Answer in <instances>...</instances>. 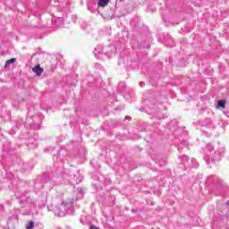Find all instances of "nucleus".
Returning <instances> with one entry per match:
<instances>
[{
  "mask_svg": "<svg viewBox=\"0 0 229 229\" xmlns=\"http://www.w3.org/2000/svg\"><path fill=\"white\" fill-rule=\"evenodd\" d=\"M45 178H48V182L52 185H67L68 183H72V174H71V170L63 165H59L51 174H43L42 180H45Z\"/></svg>",
  "mask_w": 229,
  "mask_h": 229,
  "instance_id": "nucleus-1",
  "label": "nucleus"
},
{
  "mask_svg": "<svg viewBox=\"0 0 229 229\" xmlns=\"http://www.w3.org/2000/svg\"><path fill=\"white\" fill-rule=\"evenodd\" d=\"M9 189L13 191L18 199H20V203L21 205V208H24L27 205H31L33 203V199L31 197H28L26 192L21 190V184L13 180L11 182V185H9Z\"/></svg>",
  "mask_w": 229,
  "mask_h": 229,
  "instance_id": "nucleus-2",
  "label": "nucleus"
},
{
  "mask_svg": "<svg viewBox=\"0 0 229 229\" xmlns=\"http://www.w3.org/2000/svg\"><path fill=\"white\" fill-rule=\"evenodd\" d=\"M225 148L221 147L216 151L209 156V159H207V164H217L221 162V158L225 157Z\"/></svg>",
  "mask_w": 229,
  "mask_h": 229,
  "instance_id": "nucleus-3",
  "label": "nucleus"
},
{
  "mask_svg": "<svg viewBox=\"0 0 229 229\" xmlns=\"http://www.w3.org/2000/svg\"><path fill=\"white\" fill-rule=\"evenodd\" d=\"M208 185H213L216 191L223 189V181L217 175H209L207 179Z\"/></svg>",
  "mask_w": 229,
  "mask_h": 229,
  "instance_id": "nucleus-4",
  "label": "nucleus"
},
{
  "mask_svg": "<svg viewBox=\"0 0 229 229\" xmlns=\"http://www.w3.org/2000/svg\"><path fill=\"white\" fill-rule=\"evenodd\" d=\"M13 160L14 164L20 165L22 171L28 172L33 169V166L30 165V163L23 162L22 159L19 157H15L14 158H13Z\"/></svg>",
  "mask_w": 229,
  "mask_h": 229,
  "instance_id": "nucleus-5",
  "label": "nucleus"
},
{
  "mask_svg": "<svg viewBox=\"0 0 229 229\" xmlns=\"http://www.w3.org/2000/svg\"><path fill=\"white\" fill-rule=\"evenodd\" d=\"M63 206L64 207L66 215L72 216V214H74V199H71L70 201L63 202Z\"/></svg>",
  "mask_w": 229,
  "mask_h": 229,
  "instance_id": "nucleus-6",
  "label": "nucleus"
},
{
  "mask_svg": "<svg viewBox=\"0 0 229 229\" xmlns=\"http://www.w3.org/2000/svg\"><path fill=\"white\" fill-rule=\"evenodd\" d=\"M42 178H44V175H42L41 177H38L34 182V187L38 191H40L41 189H44V183L49 182L48 178H45V179H42Z\"/></svg>",
  "mask_w": 229,
  "mask_h": 229,
  "instance_id": "nucleus-7",
  "label": "nucleus"
},
{
  "mask_svg": "<svg viewBox=\"0 0 229 229\" xmlns=\"http://www.w3.org/2000/svg\"><path fill=\"white\" fill-rule=\"evenodd\" d=\"M150 44H151V37L141 36V39L140 41V47H143L144 49H149Z\"/></svg>",
  "mask_w": 229,
  "mask_h": 229,
  "instance_id": "nucleus-8",
  "label": "nucleus"
},
{
  "mask_svg": "<svg viewBox=\"0 0 229 229\" xmlns=\"http://www.w3.org/2000/svg\"><path fill=\"white\" fill-rule=\"evenodd\" d=\"M163 40L168 47H174L176 44L174 43V39L171 37V35L165 33L163 34Z\"/></svg>",
  "mask_w": 229,
  "mask_h": 229,
  "instance_id": "nucleus-9",
  "label": "nucleus"
},
{
  "mask_svg": "<svg viewBox=\"0 0 229 229\" xmlns=\"http://www.w3.org/2000/svg\"><path fill=\"white\" fill-rule=\"evenodd\" d=\"M14 124L15 128H13L10 131H8V133H10V135H15V133H17V130H19V128H21V126L24 124V122L22 121V119L18 118L14 121Z\"/></svg>",
  "mask_w": 229,
  "mask_h": 229,
  "instance_id": "nucleus-10",
  "label": "nucleus"
},
{
  "mask_svg": "<svg viewBox=\"0 0 229 229\" xmlns=\"http://www.w3.org/2000/svg\"><path fill=\"white\" fill-rule=\"evenodd\" d=\"M67 157V150L65 148H60L57 151V155L54 154V160L55 158L57 160V162H61V160H64Z\"/></svg>",
  "mask_w": 229,
  "mask_h": 229,
  "instance_id": "nucleus-11",
  "label": "nucleus"
},
{
  "mask_svg": "<svg viewBox=\"0 0 229 229\" xmlns=\"http://www.w3.org/2000/svg\"><path fill=\"white\" fill-rule=\"evenodd\" d=\"M54 214L55 216H57V217H64V216H67L64 203H62L59 208H55L54 209Z\"/></svg>",
  "mask_w": 229,
  "mask_h": 229,
  "instance_id": "nucleus-12",
  "label": "nucleus"
},
{
  "mask_svg": "<svg viewBox=\"0 0 229 229\" xmlns=\"http://www.w3.org/2000/svg\"><path fill=\"white\" fill-rule=\"evenodd\" d=\"M93 53H94L96 58H99V56H101V55H108V52L106 50H105V48H103V46H101V45L97 46L95 47Z\"/></svg>",
  "mask_w": 229,
  "mask_h": 229,
  "instance_id": "nucleus-13",
  "label": "nucleus"
},
{
  "mask_svg": "<svg viewBox=\"0 0 229 229\" xmlns=\"http://www.w3.org/2000/svg\"><path fill=\"white\" fill-rule=\"evenodd\" d=\"M37 117V108L35 106H28L27 119H35Z\"/></svg>",
  "mask_w": 229,
  "mask_h": 229,
  "instance_id": "nucleus-14",
  "label": "nucleus"
},
{
  "mask_svg": "<svg viewBox=\"0 0 229 229\" xmlns=\"http://www.w3.org/2000/svg\"><path fill=\"white\" fill-rule=\"evenodd\" d=\"M195 124H199V126H211L212 119L206 118L205 120H199Z\"/></svg>",
  "mask_w": 229,
  "mask_h": 229,
  "instance_id": "nucleus-15",
  "label": "nucleus"
},
{
  "mask_svg": "<svg viewBox=\"0 0 229 229\" xmlns=\"http://www.w3.org/2000/svg\"><path fill=\"white\" fill-rule=\"evenodd\" d=\"M32 71L37 76H40L44 72V68L40 67V64H38L32 68Z\"/></svg>",
  "mask_w": 229,
  "mask_h": 229,
  "instance_id": "nucleus-16",
  "label": "nucleus"
},
{
  "mask_svg": "<svg viewBox=\"0 0 229 229\" xmlns=\"http://www.w3.org/2000/svg\"><path fill=\"white\" fill-rule=\"evenodd\" d=\"M216 108H221L222 110H225L226 108V100L220 99L216 103Z\"/></svg>",
  "mask_w": 229,
  "mask_h": 229,
  "instance_id": "nucleus-17",
  "label": "nucleus"
},
{
  "mask_svg": "<svg viewBox=\"0 0 229 229\" xmlns=\"http://www.w3.org/2000/svg\"><path fill=\"white\" fill-rule=\"evenodd\" d=\"M54 26H56V28H61V26H64V18L60 17L54 21Z\"/></svg>",
  "mask_w": 229,
  "mask_h": 229,
  "instance_id": "nucleus-18",
  "label": "nucleus"
},
{
  "mask_svg": "<svg viewBox=\"0 0 229 229\" xmlns=\"http://www.w3.org/2000/svg\"><path fill=\"white\" fill-rule=\"evenodd\" d=\"M92 6H96V0H89L88 2V10H90L91 13H94L96 9H92Z\"/></svg>",
  "mask_w": 229,
  "mask_h": 229,
  "instance_id": "nucleus-19",
  "label": "nucleus"
},
{
  "mask_svg": "<svg viewBox=\"0 0 229 229\" xmlns=\"http://www.w3.org/2000/svg\"><path fill=\"white\" fill-rule=\"evenodd\" d=\"M46 203H47V199H46V198H40V199H38V208H44V207H46Z\"/></svg>",
  "mask_w": 229,
  "mask_h": 229,
  "instance_id": "nucleus-20",
  "label": "nucleus"
},
{
  "mask_svg": "<svg viewBox=\"0 0 229 229\" xmlns=\"http://www.w3.org/2000/svg\"><path fill=\"white\" fill-rule=\"evenodd\" d=\"M110 3V0H98V6L99 8H105Z\"/></svg>",
  "mask_w": 229,
  "mask_h": 229,
  "instance_id": "nucleus-21",
  "label": "nucleus"
},
{
  "mask_svg": "<svg viewBox=\"0 0 229 229\" xmlns=\"http://www.w3.org/2000/svg\"><path fill=\"white\" fill-rule=\"evenodd\" d=\"M17 62V58H11L5 62L4 69H8L12 64H15Z\"/></svg>",
  "mask_w": 229,
  "mask_h": 229,
  "instance_id": "nucleus-22",
  "label": "nucleus"
},
{
  "mask_svg": "<svg viewBox=\"0 0 229 229\" xmlns=\"http://www.w3.org/2000/svg\"><path fill=\"white\" fill-rule=\"evenodd\" d=\"M22 101V98H20L19 96H16L13 98V106H19V103Z\"/></svg>",
  "mask_w": 229,
  "mask_h": 229,
  "instance_id": "nucleus-23",
  "label": "nucleus"
},
{
  "mask_svg": "<svg viewBox=\"0 0 229 229\" xmlns=\"http://www.w3.org/2000/svg\"><path fill=\"white\" fill-rule=\"evenodd\" d=\"M6 171V174H5V176L8 180H13L14 178V175H13V173H12V171L10 170H5Z\"/></svg>",
  "mask_w": 229,
  "mask_h": 229,
  "instance_id": "nucleus-24",
  "label": "nucleus"
},
{
  "mask_svg": "<svg viewBox=\"0 0 229 229\" xmlns=\"http://www.w3.org/2000/svg\"><path fill=\"white\" fill-rule=\"evenodd\" d=\"M126 89V84H124V82H120L118 85V89L117 91L118 92H123V90Z\"/></svg>",
  "mask_w": 229,
  "mask_h": 229,
  "instance_id": "nucleus-25",
  "label": "nucleus"
},
{
  "mask_svg": "<svg viewBox=\"0 0 229 229\" xmlns=\"http://www.w3.org/2000/svg\"><path fill=\"white\" fill-rule=\"evenodd\" d=\"M35 228V222L30 221L28 224H26V229H33Z\"/></svg>",
  "mask_w": 229,
  "mask_h": 229,
  "instance_id": "nucleus-26",
  "label": "nucleus"
},
{
  "mask_svg": "<svg viewBox=\"0 0 229 229\" xmlns=\"http://www.w3.org/2000/svg\"><path fill=\"white\" fill-rule=\"evenodd\" d=\"M179 158H180L181 162H182V163L189 162V160H190V157H187L186 155H182V156L179 157Z\"/></svg>",
  "mask_w": 229,
  "mask_h": 229,
  "instance_id": "nucleus-27",
  "label": "nucleus"
},
{
  "mask_svg": "<svg viewBox=\"0 0 229 229\" xmlns=\"http://www.w3.org/2000/svg\"><path fill=\"white\" fill-rule=\"evenodd\" d=\"M92 180H95V182H99V174L93 173L91 175Z\"/></svg>",
  "mask_w": 229,
  "mask_h": 229,
  "instance_id": "nucleus-28",
  "label": "nucleus"
},
{
  "mask_svg": "<svg viewBox=\"0 0 229 229\" xmlns=\"http://www.w3.org/2000/svg\"><path fill=\"white\" fill-rule=\"evenodd\" d=\"M206 149L209 151V153H212V151H214V146H212V144L210 143H208L206 146Z\"/></svg>",
  "mask_w": 229,
  "mask_h": 229,
  "instance_id": "nucleus-29",
  "label": "nucleus"
},
{
  "mask_svg": "<svg viewBox=\"0 0 229 229\" xmlns=\"http://www.w3.org/2000/svg\"><path fill=\"white\" fill-rule=\"evenodd\" d=\"M21 139L29 140L30 139V131L22 132L21 133Z\"/></svg>",
  "mask_w": 229,
  "mask_h": 229,
  "instance_id": "nucleus-30",
  "label": "nucleus"
},
{
  "mask_svg": "<svg viewBox=\"0 0 229 229\" xmlns=\"http://www.w3.org/2000/svg\"><path fill=\"white\" fill-rule=\"evenodd\" d=\"M112 183V181L108 178H104V185H110Z\"/></svg>",
  "mask_w": 229,
  "mask_h": 229,
  "instance_id": "nucleus-31",
  "label": "nucleus"
},
{
  "mask_svg": "<svg viewBox=\"0 0 229 229\" xmlns=\"http://www.w3.org/2000/svg\"><path fill=\"white\" fill-rule=\"evenodd\" d=\"M181 146H182L183 148H187V146H189V141L187 140H182L181 142Z\"/></svg>",
  "mask_w": 229,
  "mask_h": 229,
  "instance_id": "nucleus-32",
  "label": "nucleus"
},
{
  "mask_svg": "<svg viewBox=\"0 0 229 229\" xmlns=\"http://www.w3.org/2000/svg\"><path fill=\"white\" fill-rule=\"evenodd\" d=\"M83 190L81 188L78 189V195L81 196V197H83Z\"/></svg>",
  "mask_w": 229,
  "mask_h": 229,
  "instance_id": "nucleus-33",
  "label": "nucleus"
},
{
  "mask_svg": "<svg viewBox=\"0 0 229 229\" xmlns=\"http://www.w3.org/2000/svg\"><path fill=\"white\" fill-rule=\"evenodd\" d=\"M47 153H51V151H55V148L50 147L46 149Z\"/></svg>",
  "mask_w": 229,
  "mask_h": 229,
  "instance_id": "nucleus-34",
  "label": "nucleus"
},
{
  "mask_svg": "<svg viewBox=\"0 0 229 229\" xmlns=\"http://www.w3.org/2000/svg\"><path fill=\"white\" fill-rule=\"evenodd\" d=\"M89 229H99V227L92 225L89 226Z\"/></svg>",
  "mask_w": 229,
  "mask_h": 229,
  "instance_id": "nucleus-35",
  "label": "nucleus"
},
{
  "mask_svg": "<svg viewBox=\"0 0 229 229\" xmlns=\"http://www.w3.org/2000/svg\"><path fill=\"white\" fill-rule=\"evenodd\" d=\"M144 85H146V83L144 81L140 82V87H144Z\"/></svg>",
  "mask_w": 229,
  "mask_h": 229,
  "instance_id": "nucleus-36",
  "label": "nucleus"
},
{
  "mask_svg": "<svg viewBox=\"0 0 229 229\" xmlns=\"http://www.w3.org/2000/svg\"><path fill=\"white\" fill-rule=\"evenodd\" d=\"M125 119H127V121H131V116H126Z\"/></svg>",
  "mask_w": 229,
  "mask_h": 229,
  "instance_id": "nucleus-37",
  "label": "nucleus"
},
{
  "mask_svg": "<svg viewBox=\"0 0 229 229\" xmlns=\"http://www.w3.org/2000/svg\"><path fill=\"white\" fill-rule=\"evenodd\" d=\"M67 83H68V85H74V81L69 82V81H67Z\"/></svg>",
  "mask_w": 229,
  "mask_h": 229,
  "instance_id": "nucleus-38",
  "label": "nucleus"
},
{
  "mask_svg": "<svg viewBox=\"0 0 229 229\" xmlns=\"http://www.w3.org/2000/svg\"><path fill=\"white\" fill-rule=\"evenodd\" d=\"M177 149H178V151H182V146H179Z\"/></svg>",
  "mask_w": 229,
  "mask_h": 229,
  "instance_id": "nucleus-39",
  "label": "nucleus"
},
{
  "mask_svg": "<svg viewBox=\"0 0 229 229\" xmlns=\"http://www.w3.org/2000/svg\"><path fill=\"white\" fill-rule=\"evenodd\" d=\"M226 206H227V208H228V210H229V200H227Z\"/></svg>",
  "mask_w": 229,
  "mask_h": 229,
  "instance_id": "nucleus-40",
  "label": "nucleus"
},
{
  "mask_svg": "<svg viewBox=\"0 0 229 229\" xmlns=\"http://www.w3.org/2000/svg\"><path fill=\"white\" fill-rule=\"evenodd\" d=\"M132 214H135L137 212V209H131Z\"/></svg>",
  "mask_w": 229,
  "mask_h": 229,
  "instance_id": "nucleus-41",
  "label": "nucleus"
},
{
  "mask_svg": "<svg viewBox=\"0 0 229 229\" xmlns=\"http://www.w3.org/2000/svg\"><path fill=\"white\" fill-rule=\"evenodd\" d=\"M8 153H9L10 155H12V150H8Z\"/></svg>",
  "mask_w": 229,
  "mask_h": 229,
  "instance_id": "nucleus-42",
  "label": "nucleus"
},
{
  "mask_svg": "<svg viewBox=\"0 0 229 229\" xmlns=\"http://www.w3.org/2000/svg\"><path fill=\"white\" fill-rule=\"evenodd\" d=\"M228 217H229V215H226V216H225V218L228 219Z\"/></svg>",
  "mask_w": 229,
  "mask_h": 229,
  "instance_id": "nucleus-43",
  "label": "nucleus"
},
{
  "mask_svg": "<svg viewBox=\"0 0 229 229\" xmlns=\"http://www.w3.org/2000/svg\"><path fill=\"white\" fill-rule=\"evenodd\" d=\"M187 32H188V33H191V30H187Z\"/></svg>",
  "mask_w": 229,
  "mask_h": 229,
  "instance_id": "nucleus-44",
  "label": "nucleus"
},
{
  "mask_svg": "<svg viewBox=\"0 0 229 229\" xmlns=\"http://www.w3.org/2000/svg\"><path fill=\"white\" fill-rule=\"evenodd\" d=\"M67 80H71V76H68V77H67Z\"/></svg>",
  "mask_w": 229,
  "mask_h": 229,
  "instance_id": "nucleus-45",
  "label": "nucleus"
},
{
  "mask_svg": "<svg viewBox=\"0 0 229 229\" xmlns=\"http://www.w3.org/2000/svg\"><path fill=\"white\" fill-rule=\"evenodd\" d=\"M225 229H229V225H228V224H227V226L225 227Z\"/></svg>",
  "mask_w": 229,
  "mask_h": 229,
  "instance_id": "nucleus-46",
  "label": "nucleus"
},
{
  "mask_svg": "<svg viewBox=\"0 0 229 229\" xmlns=\"http://www.w3.org/2000/svg\"><path fill=\"white\" fill-rule=\"evenodd\" d=\"M151 229H158L157 227H152Z\"/></svg>",
  "mask_w": 229,
  "mask_h": 229,
  "instance_id": "nucleus-47",
  "label": "nucleus"
},
{
  "mask_svg": "<svg viewBox=\"0 0 229 229\" xmlns=\"http://www.w3.org/2000/svg\"><path fill=\"white\" fill-rule=\"evenodd\" d=\"M13 155H15V150H13Z\"/></svg>",
  "mask_w": 229,
  "mask_h": 229,
  "instance_id": "nucleus-48",
  "label": "nucleus"
},
{
  "mask_svg": "<svg viewBox=\"0 0 229 229\" xmlns=\"http://www.w3.org/2000/svg\"><path fill=\"white\" fill-rule=\"evenodd\" d=\"M90 164H91V165L94 167V164H92V162H91Z\"/></svg>",
  "mask_w": 229,
  "mask_h": 229,
  "instance_id": "nucleus-49",
  "label": "nucleus"
},
{
  "mask_svg": "<svg viewBox=\"0 0 229 229\" xmlns=\"http://www.w3.org/2000/svg\"><path fill=\"white\" fill-rule=\"evenodd\" d=\"M167 42H171V40H168Z\"/></svg>",
  "mask_w": 229,
  "mask_h": 229,
  "instance_id": "nucleus-50",
  "label": "nucleus"
},
{
  "mask_svg": "<svg viewBox=\"0 0 229 229\" xmlns=\"http://www.w3.org/2000/svg\"><path fill=\"white\" fill-rule=\"evenodd\" d=\"M0 187H1V182H0Z\"/></svg>",
  "mask_w": 229,
  "mask_h": 229,
  "instance_id": "nucleus-51",
  "label": "nucleus"
},
{
  "mask_svg": "<svg viewBox=\"0 0 229 229\" xmlns=\"http://www.w3.org/2000/svg\"><path fill=\"white\" fill-rule=\"evenodd\" d=\"M120 1H124V0H120Z\"/></svg>",
  "mask_w": 229,
  "mask_h": 229,
  "instance_id": "nucleus-52",
  "label": "nucleus"
}]
</instances>
